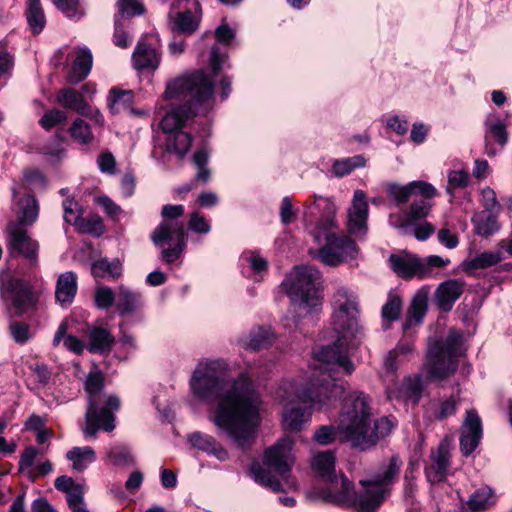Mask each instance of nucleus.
Wrapping results in <instances>:
<instances>
[{"label": "nucleus", "instance_id": "obj_1", "mask_svg": "<svg viewBox=\"0 0 512 512\" xmlns=\"http://www.w3.org/2000/svg\"><path fill=\"white\" fill-rule=\"evenodd\" d=\"M228 372L229 364L223 359L202 360L192 373L190 390L201 401L215 402L209 420L243 445L255 436L260 399L246 374L231 381Z\"/></svg>", "mask_w": 512, "mask_h": 512}, {"label": "nucleus", "instance_id": "obj_2", "mask_svg": "<svg viewBox=\"0 0 512 512\" xmlns=\"http://www.w3.org/2000/svg\"><path fill=\"white\" fill-rule=\"evenodd\" d=\"M349 345L338 337L333 344L314 352L317 364L312 368L309 385L301 388L297 382H286L279 390L280 397L291 399L295 395L314 408L326 409L345 391L344 383L333 378L331 372L342 369L346 374H351L354 371V364L347 355Z\"/></svg>", "mask_w": 512, "mask_h": 512}, {"label": "nucleus", "instance_id": "obj_3", "mask_svg": "<svg viewBox=\"0 0 512 512\" xmlns=\"http://www.w3.org/2000/svg\"><path fill=\"white\" fill-rule=\"evenodd\" d=\"M369 399L362 392H353L345 400L339 416L338 426L322 425L318 427L313 440L320 446H328L350 441L355 446H374L392 430L393 423L382 417L371 426Z\"/></svg>", "mask_w": 512, "mask_h": 512}, {"label": "nucleus", "instance_id": "obj_4", "mask_svg": "<svg viewBox=\"0 0 512 512\" xmlns=\"http://www.w3.org/2000/svg\"><path fill=\"white\" fill-rule=\"evenodd\" d=\"M336 211L335 203L320 195H314V201L307 204L304 211L306 227L314 241L321 244L322 239L325 240L319 249H310L309 255L332 267L353 260L358 254V247L350 237L336 233Z\"/></svg>", "mask_w": 512, "mask_h": 512}, {"label": "nucleus", "instance_id": "obj_5", "mask_svg": "<svg viewBox=\"0 0 512 512\" xmlns=\"http://www.w3.org/2000/svg\"><path fill=\"white\" fill-rule=\"evenodd\" d=\"M213 80L202 71L180 76L167 84L164 96L167 100H179L183 105L172 107L161 121V128L169 135L178 132L186 121L206 114L213 104Z\"/></svg>", "mask_w": 512, "mask_h": 512}, {"label": "nucleus", "instance_id": "obj_6", "mask_svg": "<svg viewBox=\"0 0 512 512\" xmlns=\"http://www.w3.org/2000/svg\"><path fill=\"white\" fill-rule=\"evenodd\" d=\"M104 380L100 373L89 374L85 382L88 393V408L85 414V437L94 438L99 430L112 431L115 428V412L120 408L116 395L102 393Z\"/></svg>", "mask_w": 512, "mask_h": 512}, {"label": "nucleus", "instance_id": "obj_7", "mask_svg": "<svg viewBox=\"0 0 512 512\" xmlns=\"http://www.w3.org/2000/svg\"><path fill=\"white\" fill-rule=\"evenodd\" d=\"M321 283V272L310 265L295 267L283 282L291 301L304 314L321 310Z\"/></svg>", "mask_w": 512, "mask_h": 512}, {"label": "nucleus", "instance_id": "obj_8", "mask_svg": "<svg viewBox=\"0 0 512 512\" xmlns=\"http://www.w3.org/2000/svg\"><path fill=\"white\" fill-rule=\"evenodd\" d=\"M402 461L398 456L380 462L366 479L360 480L364 493L358 501L360 512H375L390 493V488L398 477Z\"/></svg>", "mask_w": 512, "mask_h": 512}, {"label": "nucleus", "instance_id": "obj_9", "mask_svg": "<svg viewBox=\"0 0 512 512\" xmlns=\"http://www.w3.org/2000/svg\"><path fill=\"white\" fill-rule=\"evenodd\" d=\"M294 462L295 459L289 450H265L263 463L254 461L249 473L258 484L274 492H282L283 486L278 477L282 478L289 487H297L290 477Z\"/></svg>", "mask_w": 512, "mask_h": 512}, {"label": "nucleus", "instance_id": "obj_10", "mask_svg": "<svg viewBox=\"0 0 512 512\" xmlns=\"http://www.w3.org/2000/svg\"><path fill=\"white\" fill-rule=\"evenodd\" d=\"M462 355V334L451 329L445 340H438L428 348L426 363L428 376L434 380L447 378L457 369Z\"/></svg>", "mask_w": 512, "mask_h": 512}, {"label": "nucleus", "instance_id": "obj_11", "mask_svg": "<svg viewBox=\"0 0 512 512\" xmlns=\"http://www.w3.org/2000/svg\"><path fill=\"white\" fill-rule=\"evenodd\" d=\"M286 382H295L294 380H285L281 383L279 388L276 391L277 398L286 404L283 416H282V425L285 430V434L282 438H280L274 445L270 448H292L293 446L305 445L306 441L298 434V432L302 429L303 425L310 420V413H308L305 409L300 407H289V404H292L296 401L303 403L299 398L295 395L292 396L291 399H284L280 397L279 390ZM304 404H306L304 402ZM310 408L314 409L309 403H307ZM315 410H319L315 408Z\"/></svg>", "mask_w": 512, "mask_h": 512}, {"label": "nucleus", "instance_id": "obj_12", "mask_svg": "<svg viewBox=\"0 0 512 512\" xmlns=\"http://www.w3.org/2000/svg\"><path fill=\"white\" fill-rule=\"evenodd\" d=\"M0 295L11 317L21 316L35 306L36 300L30 285L10 275L1 278Z\"/></svg>", "mask_w": 512, "mask_h": 512}, {"label": "nucleus", "instance_id": "obj_13", "mask_svg": "<svg viewBox=\"0 0 512 512\" xmlns=\"http://www.w3.org/2000/svg\"><path fill=\"white\" fill-rule=\"evenodd\" d=\"M151 240L157 247H164L161 252L162 260L166 263L176 261L186 247V232L183 222L161 221L151 234Z\"/></svg>", "mask_w": 512, "mask_h": 512}, {"label": "nucleus", "instance_id": "obj_14", "mask_svg": "<svg viewBox=\"0 0 512 512\" xmlns=\"http://www.w3.org/2000/svg\"><path fill=\"white\" fill-rule=\"evenodd\" d=\"M7 250L12 257H23L32 267L38 264V241L13 221L7 225Z\"/></svg>", "mask_w": 512, "mask_h": 512}, {"label": "nucleus", "instance_id": "obj_15", "mask_svg": "<svg viewBox=\"0 0 512 512\" xmlns=\"http://www.w3.org/2000/svg\"><path fill=\"white\" fill-rule=\"evenodd\" d=\"M332 483L322 489H314L307 493L311 501H323L337 505H352L356 501V493L353 483L343 474H337V484Z\"/></svg>", "mask_w": 512, "mask_h": 512}, {"label": "nucleus", "instance_id": "obj_16", "mask_svg": "<svg viewBox=\"0 0 512 512\" xmlns=\"http://www.w3.org/2000/svg\"><path fill=\"white\" fill-rule=\"evenodd\" d=\"M158 35L150 34L141 38L133 52L132 62L136 70L155 71L161 62L160 45Z\"/></svg>", "mask_w": 512, "mask_h": 512}, {"label": "nucleus", "instance_id": "obj_17", "mask_svg": "<svg viewBox=\"0 0 512 512\" xmlns=\"http://www.w3.org/2000/svg\"><path fill=\"white\" fill-rule=\"evenodd\" d=\"M386 193L388 198L396 205L400 206L407 203L413 197L419 195L436 196L437 189L426 181L417 180L401 185L395 182L386 184Z\"/></svg>", "mask_w": 512, "mask_h": 512}, {"label": "nucleus", "instance_id": "obj_18", "mask_svg": "<svg viewBox=\"0 0 512 512\" xmlns=\"http://www.w3.org/2000/svg\"><path fill=\"white\" fill-rule=\"evenodd\" d=\"M368 202L364 191L356 190L352 205L348 209V229L356 236H363L367 232Z\"/></svg>", "mask_w": 512, "mask_h": 512}, {"label": "nucleus", "instance_id": "obj_19", "mask_svg": "<svg viewBox=\"0 0 512 512\" xmlns=\"http://www.w3.org/2000/svg\"><path fill=\"white\" fill-rule=\"evenodd\" d=\"M360 313H351L348 311L331 312V326L338 337L343 338L346 344H352L361 334L359 324Z\"/></svg>", "mask_w": 512, "mask_h": 512}, {"label": "nucleus", "instance_id": "obj_20", "mask_svg": "<svg viewBox=\"0 0 512 512\" xmlns=\"http://www.w3.org/2000/svg\"><path fill=\"white\" fill-rule=\"evenodd\" d=\"M389 263L392 270L402 278L427 277L424 260L414 254H392L389 257Z\"/></svg>", "mask_w": 512, "mask_h": 512}, {"label": "nucleus", "instance_id": "obj_21", "mask_svg": "<svg viewBox=\"0 0 512 512\" xmlns=\"http://www.w3.org/2000/svg\"><path fill=\"white\" fill-rule=\"evenodd\" d=\"M464 288L465 282L458 279H450L440 283L435 291L437 307L444 312L450 311L462 295Z\"/></svg>", "mask_w": 512, "mask_h": 512}, {"label": "nucleus", "instance_id": "obj_22", "mask_svg": "<svg viewBox=\"0 0 512 512\" xmlns=\"http://www.w3.org/2000/svg\"><path fill=\"white\" fill-rule=\"evenodd\" d=\"M313 472L326 483L337 484L336 456L333 450L319 451L311 459Z\"/></svg>", "mask_w": 512, "mask_h": 512}, {"label": "nucleus", "instance_id": "obj_23", "mask_svg": "<svg viewBox=\"0 0 512 512\" xmlns=\"http://www.w3.org/2000/svg\"><path fill=\"white\" fill-rule=\"evenodd\" d=\"M449 450H431L430 459L425 467L427 480L431 484L443 482L449 472Z\"/></svg>", "mask_w": 512, "mask_h": 512}, {"label": "nucleus", "instance_id": "obj_24", "mask_svg": "<svg viewBox=\"0 0 512 512\" xmlns=\"http://www.w3.org/2000/svg\"><path fill=\"white\" fill-rule=\"evenodd\" d=\"M87 349L91 353L108 355L115 343V337L112 335L107 325L96 324L89 329Z\"/></svg>", "mask_w": 512, "mask_h": 512}, {"label": "nucleus", "instance_id": "obj_25", "mask_svg": "<svg viewBox=\"0 0 512 512\" xmlns=\"http://www.w3.org/2000/svg\"><path fill=\"white\" fill-rule=\"evenodd\" d=\"M482 438V423L474 410L466 412L465 420L461 427V448H476Z\"/></svg>", "mask_w": 512, "mask_h": 512}, {"label": "nucleus", "instance_id": "obj_26", "mask_svg": "<svg viewBox=\"0 0 512 512\" xmlns=\"http://www.w3.org/2000/svg\"><path fill=\"white\" fill-rule=\"evenodd\" d=\"M484 125L485 151L487 155L494 156L496 151L491 144V139H496L501 147H504L508 142V132L504 123L494 114H489L486 117Z\"/></svg>", "mask_w": 512, "mask_h": 512}, {"label": "nucleus", "instance_id": "obj_27", "mask_svg": "<svg viewBox=\"0 0 512 512\" xmlns=\"http://www.w3.org/2000/svg\"><path fill=\"white\" fill-rule=\"evenodd\" d=\"M274 337L271 327L259 326L253 328L247 335L241 336L239 343L244 349L258 351L270 347Z\"/></svg>", "mask_w": 512, "mask_h": 512}, {"label": "nucleus", "instance_id": "obj_28", "mask_svg": "<svg viewBox=\"0 0 512 512\" xmlns=\"http://www.w3.org/2000/svg\"><path fill=\"white\" fill-rule=\"evenodd\" d=\"M331 310L348 311L351 313H360V304L358 295L346 286H338L330 300Z\"/></svg>", "mask_w": 512, "mask_h": 512}, {"label": "nucleus", "instance_id": "obj_29", "mask_svg": "<svg viewBox=\"0 0 512 512\" xmlns=\"http://www.w3.org/2000/svg\"><path fill=\"white\" fill-rule=\"evenodd\" d=\"M143 306L142 296L129 287L120 285L117 289L116 310L119 315L127 316L136 313Z\"/></svg>", "mask_w": 512, "mask_h": 512}, {"label": "nucleus", "instance_id": "obj_30", "mask_svg": "<svg viewBox=\"0 0 512 512\" xmlns=\"http://www.w3.org/2000/svg\"><path fill=\"white\" fill-rule=\"evenodd\" d=\"M75 53L76 58L68 76V81L74 84L84 80L88 76L93 63L92 53L88 48H76Z\"/></svg>", "mask_w": 512, "mask_h": 512}, {"label": "nucleus", "instance_id": "obj_31", "mask_svg": "<svg viewBox=\"0 0 512 512\" xmlns=\"http://www.w3.org/2000/svg\"><path fill=\"white\" fill-rule=\"evenodd\" d=\"M77 292V276L72 271H67L58 277L55 296L61 305L70 304Z\"/></svg>", "mask_w": 512, "mask_h": 512}, {"label": "nucleus", "instance_id": "obj_32", "mask_svg": "<svg viewBox=\"0 0 512 512\" xmlns=\"http://www.w3.org/2000/svg\"><path fill=\"white\" fill-rule=\"evenodd\" d=\"M134 93L131 90L111 89L108 98V107L113 114H133Z\"/></svg>", "mask_w": 512, "mask_h": 512}, {"label": "nucleus", "instance_id": "obj_33", "mask_svg": "<svg viewBox=\"0 0 512 512\" xmlns=\"http://www.w3.org/2000/svg\"><path fill=\"white\" fill-rule=\"evenodd\" d=\"M56 99L58 103L66 108L72 109L83 116L90 115V106L86 103L82 94L72 88L62 90Z\"/></svg>", "mask_w": 512, "mask_h": 512}, {"label": "nucleus", "instance_id": "obj_34", "mask_svg": "<svg viewBox=\"0 0 512 512\" xmlns=\"http://www.w3.org/2000/svg\"><path fill=\"white\" fill-rule=\"evenodd\" d=\"M434 197L435 196L419 195L418 197L412 198V202L407 210V218L412 225L429 216L434 205Z\"/></svg>", "mask_w": 512, "mask_h": 512}, {"label": "nucleus", "instance_id": "obj_35", "mask_svg": "<svg viewBox=\"0 0 512 512\" xmlns=\"http://www.w3.org/2000/svg\"><path fill=\"white\" fill-rule=\"evenodd\" d=\"M19 210L17 211V221L20 227L32 225L38 218L39 206L37 200L27 195L25 198L20 199L17 203Z\"/></svg>", "mask_w": 512, "mask_h": 512}, {"label": "nucleus", "instance_id": "obj_36", "mask_svg": "<svg viewBox=\"0 0 512 512\" xmlns=\"http://www.w3.org/2000/svg\"><path fill=\"white\" fill-rule=\"evenodd\" d=\"M25 16L33 34H39L46 25V17L40 0H27Z\"/></svg>", "mask_w": 512, "mask_h": 512}, {"label": "nucleus", "instance_id": "obj_37", "mask_svg": "<svg viewBox=\"0 0 512 512\" xmlns=\"http://www.w3.org/2000/svg\"><path fill=\"white\" fill-rule=\"evenodd\" d=\"M471 221L474 225L475 233L483 237L493 235L500 228L496 216L487 211L475 213Z\"/></svg>", "mask_w": 512, "mask_h": 512}, {"label": "nucleus", "instance_id": "obj_38", "mask_svg": "<svg viewBox=\"0 0 512 512\" xmlns=\"http://www.w3.org/2000/svg\"><path fill=\"white\" fill-rule=\"evenodd\" d=\"M427 311V295L424 292H418L414 296L409 307L406 321L403 325L405 330L413 325L419 324Z\"/></svg>", "mask_w": 512, "mask_h": 512}, {"label": "nucleus", "instance_id": "obj_39", "mask_svg": "<svg viewBox=\"0 0 512 512\" xmlns=\"http://www.w3.org/2000/svg\"><path fill=\"white\" fill-rule=\"evenodd\" d=\"M91 273L95 278L111 277L117 279L122 274V264L117 258L112 260L102 258L92 264Z\"/></svg>", "mask_w": 512, "mask_h": 512}, {"label": "nucleus", "instance_id": "obj_40", "mask_svg": "<svg viewBox=\"0 0 512 512\" xmlns=\"http://www.w3.org/2000/svg\"><path fill=\"white\" fill-rule=\"evenodd\" d=\"M502 254L499 251H486L476 255L473 259L462 263L465 272H471L476 269H484L496 265L502 260Z\"/></svg>", "mask_w": 512, "mask_h": 512}, {"label": "nucleus", "instance_id": "obj_41", "mask_svg": "<svg viewBox=\"0 0 512 512\" xmlns=\"http://www.w3.org/2000/svg\"><path fill=\"white\" fill-rule=\"evenodd\" d=\"M192 143V136L189 133L178 131L168 136L166 140L167 150L183 158L189 151Z\"/></svg>", "mask_w": 512, "mask_h": 512}, {"label": "nucleus", "instance_id": "obj_42", "mask_svg": "<svg viewBox=\"0 0 512 512\" xmlns=\"http://www.w3.org/2000/svg\"><path fill=\"white\" fill-rule=\"evenodd\" d=\"M365 165V157L363 155H355L352 157L335 160L332 164V172L337 177H343L350 174L356 168H362Z\"/></svg>", "mask_w": 512, "mask_h": 512}, {"label": "nucleus", "instance_id": "obj_43", "mask_svg": "<svg viewBox=\"0 0 512 512\" xmlns=\"http://www.w3.org/2000/svg\"><path fill=\"white\" fill-rule=\"evenodd\" d=\"M200 18L191 11L178 12L175 16L172 29L184 34H193L199 27Z\"/></svg>", "mask_w": 512, "mask_h": 512}, {"label": "nucleus", "instance_id": "obj_44", "mask_svg": "<svg viewBox=\"0 0 512 512\" xmlns=\"http://www.w3.org/2000/svg\"><path fill=\"white\" fill-rule=\"evenodd\" d=\"M496 497L490 487L476 490L468 500V506L473 511H482L492 506Z\"/></svg>", "mask_w": 512, "mask_h": 512}, {"label": "nucleus", "instance_id": "obj_45", "mask_svg": "<svg viewBox=\"0 0 512 512\" xmlns=\"http://www.w3.org/2000/svg\"><path fill=\"white\" fill-rule=\"evenodd\" d=\"M66 458L74 471L82 472L96 460V455L94 450H69Z\"/></svg>", "mask_w": 512, "mask_h": 512}, {"label": "nucleus", "instance_id": "obj_46", "mask_svg": "<svg viewBox=\"0 0 512 512\" xmlns=\"http://www.w3.org/2000/svg\"><path fill=\"white\" fill-rule=\"evenodd\" d=\"M447 177L446 192L450 195H453L455 189L465 188L469 184V172L464 168L450 170Z\"/></svg>", "mask_w": 512, "mask_h": 512}, {"label": "nucleus", "instance_id": "obj_47", "mask_svg": "<svg viewBox=\"0 0 512 512\" xmlns=\"http://www.w3.org/2000/svg\"><path fill=\"white\" fill-rule=\"evenodd\" d=\"M70 134L80 144H89L93 140L90 126L80 118L74 120L70 127Z\"/></svg>", "mask_w": 512, "mask_h": 512}, {"label": "nucleus", "instance_id": "obj_48", "mask_svg": "<svg viewBox=\"0 0 512 512\" xmlns=\"http://www.w3.org/2000/svg\"><path fill=\"white\" fill-rule=\"evenodd\" d=\"M75 228L80 233L92 234L94 236H101L104 232L102 220L96 215L86 219L81 218Z\"/></svg>", "mask_w": 512, "mask_h": 512}, {"label": "nucleus", "instance_id": "obj_49", "mask_svg": "<svg viewBox=\"0 0 512 512\" xmlns=\"http://www.w3.org/2000/svg\"><path fill=\"white\" fill-rule=\"evenodd\" d=\"M241 261L247 264L254 274H261L268 267V261L255 251L244 252L241 256Z\"/></svg>", "mask_w": 512, "mask_h": 512}, {"label": "nucleus", "instance_id": "obj_50", "mask_svg": "<svg viewBox=\"0 0 512 512\" xmlns=\"http://www.w3.org/2000/svg\"><path fill=\"white\" fill-rule=\"evenodd\" d=\"M12 339L17 344H25L31 338L30 326L24 322L11 320L8 327Z\"/></svg>", "mask_w": 512, "mask_h": 512}, {"label": "nucleus", "instance_id": "obj_51", "mask_svg": "<svg viewBox=\"0 0 512 512\" xmlns=\"http://www.w3.org/2000/svg\"><path fill=\"white\" fill-rule=\"evenodd\" d=\"M402 310V299L398 295L389 296L388 301L382 307V317L385 321H395Z\"/></svg>", "mask_w": 512, "mask_h": 512}, {"label": "nucleus", "instance_id": "obj_52", "mask_svg": "<svg viewBox=\"0 0 512 512\" xmlns=\"http://www.w3.org/2000/svg\"><path fill=\"white\" fill-rule=\"evenodd\" d=\"M117 292L115 293L110 287L100 286L96 288L94 293L95 305L99 309L110 308L116 301Z\"/></svg>", "mask_w": 512, "mask_h": 512}, {"label": "nucleus", "instance_id": "obj_53", "mask_svg": "<svg viewBox=\"0 0 512 512\" xmlns=\"http://www.w3.org/2000/svg\"><path fill=\"white\" fill-rule=\"evenodd\" d=\"M117 7L118 13L123 18H131L142 15L145 12L143 4L137 0H118Z\"/></svg>", "mask_w": 512, "mask_h": 512}, {"label": "nucleus", "instance_id": "obj_54", "mask_svg": "<svg viewBox=\"0 0 512 512\" xmlns=\"http://www.w3.org/2000/svg\"><path fill=\"white\" fill-rule=\"evenodd\" d=\"M63 211L65 222L76 226L82 218L83 213L81 206L74 199H66L63 201Z\"/></svg>", "mask_w": 512, "mask_h": 512}, {"label": "nucleus", "instance_id": "obj_55", "mask_svg": "<svg viewBox=\"0 0 512 512\" xmlns=\"http://www.w3.org/2000/svg\"><path fill=\"white\" fill-rule=\"evenodd\" d=\"M188 442L193 448H210L216 444L214 437L199 431L191 433Z\"/></svg>", "mask_w": 512, "mask_h": 512}, {"label": "nucleus", "instance_id": "obj_56", "mask_svg": "<svg viewBox=\"0 0 512 512\" xmlns=\"http://www.w3.org/2000/svg\"><path fill=\"white\" fill-rule=\"evenodd\" d=\"M188 227L191 231L198 234H208L211 231V226L204 218V216L200 215L198 212H194L191 214Z\"/></svg>", "mask_w": 512, "mask_h": 512}, {"label": "nucleus", "instance_id": "obj_57", "mask_svg": "<svg viewBox=\"0 0 512 512\" xmlns=\"http://www.w3.org/2000/svg\"><path fill=\"white\" fill-rule=\"evenodd\" d=\"M55 6L67 17H79L82 13L79 10V0H52Z\"/></svg>", "mask_w": 512, "mask_h": 512}, {"label": "nucleus", "instance_id": "obj_58", "mask_svg": "<svg viewBox=\"0 0 512 512\" xmlns=\"http://www.w3.org/2000/svg\"><path fill=\"white\" fill-rule=\"evenodd\" d=\"M66 120V114L60 110L52 109L47 111L40 120L41 126L49 130L56 124Z\"/></svg>", "mask_w": 512, "mask_h": 512}, {"label": "nucleus", "instance_id": "obj_59", "mask_svg": "<svg viewBox=\"0 0 512 512\" xmlns=\"http://www.w3.org/2000/svg\"><path fill=\"white\" fill-rule=\"evenodd\" d=\"M108 461L117 467L129 466L133 460L130 453L126 450H111L107 454Z\"/></svg>", "mask_w": 512, "mask_h": 512}, {"label": "nucleus", "instance_id": "obj_60", "mask_svg": "<svg viewBox=\"0 0 512 512\" xmlns=\"http://www.w3.org/2000/svg\"><path fill=\"white\" fill-rule=\"evenodd\" d=\"M279 214L280 220L284 225H288L294 220L296 213L293 209V204L290 197L285 196L281 200Z\"/></svg>", "mask_w": 512, "mask_h": 512}, {"label": "nucleus", "instance_id": "obj_61", "mask_svg": "<svg viewBox=\"0 0 512 512\" xmlns=\"http://www.w3.org/2000/svg\"><path fill=\"white\" fill-rule=\"evenodd\" d=\"M184 214V207L182 205H164L162 207L161 216L162 221L182 222L180 218Z\"/></svg>", "mask_w": 512, "mask_h": 512}, {"label": "nucleus", "instance_id": "obj_62", "mask_svg": "<svg viewBox=\"0 0 512 512\" xmlns=\"http://www.w3.org/2000/svg\"><path fill=\"white\" fill-rule=\"evenodd\" d=\"M412 226H414L413 235L419 241L427 240L435 231V227L427 221L421 220Z\"/></svg>", "mask_w": 512, "mask_h": 512}, {"label": "nucleus", "instance_id": "obj_63", "mask_svg": "<svg viewBox=\"0 0 512 512\" xmlns=\"http://www.w3.org/2000/svg\"><path fill=\"white\" fill-rule=\"evenodd\" d=\"M405 395L412 399L413 402H417L422 390L421 380L420 378H409L406 383L403 385Z\"/></svg>", "mask_w": 512, "mask_h": 512}, {"label": "nucleus", "instance_id": "obj_64", "mask_svg": "<svg viewBox=\"0 0 512 512\" xmlns=\"http://www.w3.org/2000/svg\"><path fill=\"white\" fill-rule=\"evenodd\" d=\"M390 226L400 230L403 234L410 233V229L412 227V223L407 218V213L405 216L401 214H391L388 220Z\"/></svg>", "mask_w": 512, "mask_h": 512}]
</instances>
